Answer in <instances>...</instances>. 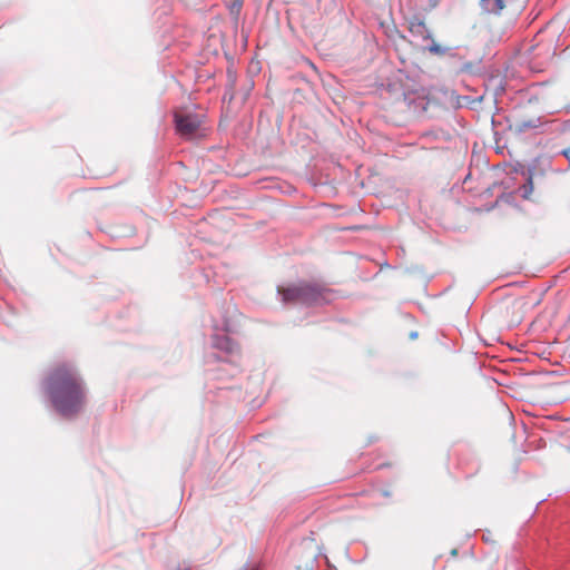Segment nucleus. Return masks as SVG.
<instances>
[{"label":"nucleus","instance_id":"obj_7","mask_svg":"<svg viewBox=\"0 0 570 570\" xmlns=\"http://www.w3.org/2000/svg\"><path fill=\"white\" fill-rule=\"evenodd\" d=\"M240 8H242V2L234 1L233 4L230 6V11H232V13H238L240 11Z\"/></svg>","mask_w":570,"mask_h":570},{"label":"nucleus","instance_id":"obj_3","mask_svg":"<svg viewBox=\"0 0 570 570\" xmlns=\"http://www.w3.org/2000/svg\"><path fill=\"white\" fill-rule=\"evenodd\" d=\"M204 117L197 114L179 110L175 112V124L178 134L186 139L205 136Z\"/></svg>","mask_w":570,"mask_h":570},{"label":"nucleus","instance_id":"obj_4","mask_svg":"<svg viewBox=\"0 0 570 570\" xmlns=\"http://www.w3.org/2000/svg\"><path fill=\"white\" fill-rule=\"evenodd\" d=\"M409 30L416 38H420L422 40L431 39V32L429 28L426 27L425 22L420 18L415 17L410 20Z\"/></svg>","mask_w":570,"mask_h":570},{"label":"nucleus","instance_id":"obj_5","mask_svg":"<svg viewBox=\"0 0 570 570\" xmlns=\"http://www.w3.org/2000/svg\"><path fill=\"white\" fill-rule=\"evenodd\" d=\"M480 3L489 13H500L504 8L503 0H480Z\"/></svg>","mask_w":570,"mask_h":570},{"label":"nucleus","instance_id":"obj_8","mask_svg":"<svg viewBox=\"0 0 570 570\" xmlns=\"http://www.w3.org/2000/svg\"><path fill=\"white\" fill-rule=\"evenodd\" d=\"M450 553H451L452 557H456L458 556V549H455V548L452 549Z\"/></svg>","mask_w":570,"mask_h":570},{"label":"nucleus","instance_id":"obj_2","mask_svg":"<svg viewBox=\"0 0 570 570\" xmlns=\"http://www.w3.org/2000/svg\"><path fill=\"white\" fill-rule=\"evenodd\" d=\"M278 294L286 304L320 305L327 303L332 291L317 282L301 281L287 286H278Z\"/></svg>","mask_w":570,"mask_h":570},{"label":"nucleus","instance_id":"obj_1","mask_svg":"<svg viewBox=\"0 0 570 570\" xmlns=\"http://www.w3.org/2000/svg\"><path fill=\"white\" fill-rule=\"evenodd\" d=\"M45 390L53 409L63 417H73L86 406L85 380L71 364L53 366L45 380Z\"/></svg>","mask_w":570,"mask_h":570},{"label":"nucleus","instance_id":"obj_9","mask_svg":"<svg viewBox=\"0 0 570 570\" xmlns=\"http://www.w3.org/2000/svg\"><path fill=\"white\" fill-rule=\"evenodd\" d=\"M225 343H226V345H230V342L228 338H225Z\"/></svg>","mask_w":570,"mask_h":570},{"label":"nucleus","instance_id":"obj_6","mask_svg":"<svg viewBox=\"0 0 570 570\" xmlns=\"http://www.w3.org/2000/svg\"><path fill=\"white\" fill-rule=\"evenodd\" d=\"M429 52L433 53V55H438V56H443L446 53V49L435 42H433L429 48H428Z\"/></svg>","mask_w":570,"mask_h":570}]
</instances>
